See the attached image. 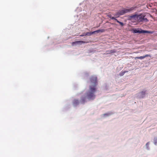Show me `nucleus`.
Wrapping results in <instances>:
<instances>
[{"instance_id": "nucleus-2", "label": "nucleus", "mask_w": 157, "mask_h": 157, "mask_svg": "<svg viewBox=\"0 0 157 157\" xmlns=\"http://www.w3.org/2000/svg\"><path fill=\"white\" fill-rule=\"evenodd\" d=\"M136 8L135 7H132L128 9L123 8L121 10H120L118 12H117L115 15L118 17L120 15H122L125 13L132 11L135 10Z\"/></svg>"}, {"instance_id": "nucleus-10", "label": "nucleus", "mask_w": 157, "mask_h": 157, "mask_svg": "<svg viewBox=\"0 0 157 157\" xmlns=\"http://www.w3.org/2000/svg\"><path fill=\"white\" fill-rule=\"evenodd\" d=\"M146 91H143L141 92L140 94V98H143L144 97Z\"/></svg>"}, {"instance_id": "nucleus-19", "label": "nucleus", "mask_w": 157, "mask_h": 157, "mask_svg": "<svg viewBox=\"0 0 157 157\" xmlns=\"http://www.w3.org/2000/svg\"><path fill=\"white\" fill-rule=\"evenodd\" d=\"M148 143H147L146 144V145H148Z\"/></svg>"}, {"instance_id": "nucleus-11", "label": "nucleus", "mask_w": 157, "mask_h": 157, "mask_svg": "<svg viewBox=\"0 0 157 157\" xmlns=\"http://www.w3.org/2000/svg\"><path fill=\"white\" fill-rule=\"evenodd\" d=\"M127 71H121L120 73L119 74V75L120 76H121L123 75L126 72H127Z\"/></svg>"}, {"instance_id": "nucleus-16", "label": "nucleus", "mask_w": 157, "mask_h": 157, "mask_svg": "<svg viewBox=\"0 0 157 157\" xmlns=\"http://www.w3.org/2000/svg\"><path fill=\"white\" fill-rule=\"evenodd\" d=\"M86 36L85 33H83L82 34L80 35V36Z\"/></svg>"}, {"instance_id": "nucleus-6", "label": "nucleus", "mask_w": 157, "mask_h": 157, "mask_svg": "<svg viewBox=\"0 0 157 157\" xmlns=\"http://www.w3.org/2000/svg\"><path fill=\"white\" fill-rule=\"evenodd\" d=\"M151 57V56L150 55L147 54V55H145L144 56H140V57H136L135 58V59H144V58H145L146 57Z\"/></svg>"}, {"instance_id": "nucleus-9", "label": "nucleus", "mask_w": 157, "mask_h": 157, "mask_svg": "<svg viewBox=\"0 0 157 157\" xmlns=\"http://www.w3.org/2000/svg\"><path fill=\"white\" fill-rule=\"evenodd\" d=\"M116 52V51L115 49H113L110 51H106V54H110Z\"/></svg>"}, {"instance_id": "nucleus-14", "label": "nucleus", "mask_w": 157, "mask_h": 157, "mask_svg": "<svg viewBox=\"0 0 157 157\" xmlns=\"http://www.w3.org/2000/svg\"><path fill=\"white\" fill-rule=\"evenodd\" d=\"M105 30L104 29H101L99 30V33L100 32L102 33V32H105Z\"/></svg>"}, {"instance_id": "nucleus-5", "label": "nucleus", "mask_w": 157, "mask_h": 157, "mask_svg": "<svg viewBox=\"0 0 157 157\" xmlns=\"http://www.w3.org/2000/svg\"><path fill=\"white\" fill-rule=\"evenodd\" d=\"M138 17V15L135 14L130 16V19L132 21H135L137 22Z\"/></svg>"}, {"instance_id": "nucleus-18", "label": "nucleus", "mask_w": 157, "mask_h": 157, "mask_svg": "<svg viewBox=\"0 0 157 157\" xmlns=\"http://www.w3.org/2000/svg\"><path fill=\"white\" fill-rule=\"evenodd\" d=\"M157 143V139H156L155 140V142L154 144L155 145H156Z\"/></svg>"}, {"instance_id": "nucleus-7", "label": "nucleus", "mask_w": 157, "mask_h": 157, "mask_svg": "<svg viewBox=\"0 0 157 157\" xmlns=\"http://www.w3.org/2000/svg\"><path fill=\"white\" fill-rule=\"evenodd\" d=\"M73 103L74 106H76L79 104V102L78 100L75 99L73 100Z\"/></svg>"}, {"instance_id": "nucleus-13", "label": "nucleus", "mask_w": 157, "mask_h": 157, "mask_svg": "<svg viewBox=\"0 0 157 157\" xmlns=\"http://www.w3.org/2000/svg\"><path fill=\"white\" fill-rule=\"evenodd\" d=\"M94 34L93 33H89V32H87L86 33H85L86 36H90L92 34Z\"/></svg>"}, {"instance_id": "nucleus-3", "label": "nucleus", "mask_w": 157, "mask_h": 157, "mask_svg": "<svg viewBox=\"0 0 157 157\" xmlns=\"http://www.w3.org/2000/svg\"><path fill=\"white\" fill-rule=\"evenodd\" d=\"M145 16L144 15V14H140L139 15H138L137 22L148 21V20L147 18H145Z\"/></svg>"}, {"instance_id": "nucleus-12", "label": "nucleus", "mask_w": 157, "mask_h": 157, "mask_svg": "<svg viewBox=\"0 0 157 157\" xmlns=\"http://www.w3.org/2000/svg\"><path fill=\"white\" fill-rule=\"evenodd\" d=\"M115 20L118 23L120 24L122 26H123L124 25V24L123 23L119 21H118L117 19L115 18Z\"/></svg>"}, {"instance_id": "nucleus-15", "label": "nucleus", "mask_w": 157, "mask_h": 157, "mask_svg": "<svg viewBox=\"0 0 157 157\" xmlns=\"http://www.w3.org/2000/svg\"><path fill=\"white\" fill-rule=\"evenodd\" d=\"M99 33V30H96V31H95L92 32V33Z\"/></svg>"}, {"instance_id": "nucleus-1", "label": "nucleus", "mask_w": 157, "mask_h": 157, "mask_svg": "<svg viewBox=\"0 0 157 157\" xmlns=\"http://www.w3.org/2000/svg\"><path fill=\"white\" fill-rule=\"evenodd\" d=\"M91 85L89 90L86 93V97H82L81 98L80 102L84 104L86 101V98L89 100H93L95 98V92L96 91V86L97 85V77L92 76L90 79Z\"/></svg>"}, {"instance_id": "nucleus-17", "label": "nucleus", "mask_w": 157, "mask_h": 157, "mask_svg": "<svg viewBox=\"0 0 157 157\" xmlns=\"http://www.w3.org/2000/svg\"><path fill=\"white\" fill-rule=\"evenodd\" d=\"M109 17L111 19H112V20H115V18L114 17Z\"/></svg>"}, {"instance_id": "nucleus-8", "label": "nucleus", "mask_w": 157, "mask_h": 157, "mask_svg": "<svg viewBox=\"0 0 157 157\" xmlns=\"http://www.w3.org/2000/svg\"><path fill=\"white\" fill-rule=\"evenodd\" d=\"M86 43V42H85L82 41H76L75 42H73L72 43V44L73 45H74V44H82V43Z\"/></svg>"}, {"instance_id": "nucleus-4", "label": "nucleus", "mask_w": 157, "mask_h": 157, "mask_svg": "<svg viewBox=\"0 0 157 157\" xmlns=\"http://www.w3.org/2000/svg\"><path fill=\"white\" fill-rule=\"evenodd\" d=\"M133 33H149V32L142 30L140 29H135L133 30Z\"/></svg>"}]
</instances>
